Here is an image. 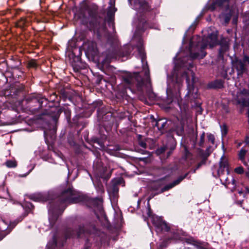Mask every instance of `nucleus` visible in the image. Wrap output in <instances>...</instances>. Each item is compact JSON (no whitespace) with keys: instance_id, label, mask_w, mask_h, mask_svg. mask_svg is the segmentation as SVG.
<instances>
[{"instance_id":"obj_49","label":"nucleus","mask_w":249,"mask_h":249,"mask_svg":"<svg viewBox=\"0 0 249 249\" xmlns=\"http://www.w3.org/2000/svg\"><path fill=\"white\" fill-rule=\"evenodd\" d=\"M57 218V217L56 216H55V218H54V220H55Z\"/></svg>"},{"instance_id":"obj_8","label":"nucleus","mask_w":249,"mask_h":249,"mask_svg":"<svg viewBox=\"0 0 249 249\" xmlns=\"http://www.w3.org/2000/svg\"><path fill=\"white\" fill-rule=\"evenodd\" d=\"M134 8L141 13L150 12L152 9L151 6L145 0H135Z\"/></svg>"},{"instance_id":"obj_10","label":"nucleus","mask_w":249,"mask_h":249,"mask_svg":"<svg viewBox=\"0 0 249 249\" xmlns=\"http://www.w3.org/2000/svg\"><path fill=\"white\" fill-rule=\"evenodd\" d=\"M0 241L10 232V229H8V223L2 219H0Z\"/></svg>"},{"instance_id":"obj_24","label":"nucleus","mask_w":249,"mask_h":249,"mask_svg":"<svg viewBox=\"0 0 249 249\" xmlns=\"http://www.w3.org/2000/svg\"><path fill=\"white\" fill-rule=\"evenodd\" d=\"M162 185V180H159L154 182L151 188L154 190H157Z\"/></svg>"},{"instance_id":"obj_3","label":"nucleus","mask_w":249,"mask_h":249,"mask_svg":"<svg viewBox=\"0 0 249 249\" xmlns=\"http://www.w3.org/2000/svg\"><path fill=\"white\" fill-rule=\"evenodd\" d=\"M217 44V35L213 33L207 36H204L201 42H198L196 46H193V43L191 42L190 44V56L193 59L203 58L207 53L205 50L209 46L212 48Z\"/></svg>"},{"instance_id":"obj_37","label":"nucleus","mask_w":249,"mask_h":249,"mask_svg":"<svg viewBox=\"0 0 249 249\" xmlns=\"http://www.w3.org/2000/svg\"><path fill=\"white\" fill-rule=\"evenodd\" d=\"M194 243H193V245H194L195 246H196V247L198 249H203V248L202 247V246L201 245V244L197 242H196V241H193Z\"/></svg>"},{"instance_id":"obj_38","label":"nucleus","mask_w":249,"mask_h":249,"mask_svg":"<svg viewBox=\"0 0 249 249\" xmlns=\"http://www.w3.org/2000/svg\"><path fill=\"white\" fill-rule=\"evenodd\" d=\"M84 232V227H80L79 231L76 232L77 237L80 236L81 233Z\"/></svg>"},{"instance_id":"obj_33","label":"nucleus","mask_w":249,"mask_h":249,"mask_svg":"<svg viewBox=\"0 0 249 249\" xmlns=\"http://www.w3.org/2000/svg\"><path fill=\"white\" fill-rule=\"evenodd\" d=\"M208 141L210 142L212 144H214L215 141V138L213 135L212 134H209L207 135Z\"/></svg>"},{"instance_id":"obj_23","label":"nucleus","mask_w":249,"mask_h":249,"mask_svg":"<svg viewBox=\"0 0 249 249\" xmlns=\"http://www.w3.org/2000/svg\"><path fill=\"white\" fill-rule=\"evenodd\" d=\"M26 19L25 18H22L17 22V26L18 27L23 28L26 26Z\"/></svg>"},{"instance_id":"obj_26","label":"nucleus","mask_w":249,"mask_h":249,"mask_svg":"<svg viewBox=\"0 0 249 249\" xmlns=\"http://www.w3.org/2000/svg\"><path fill=\"white\" fill-rule=\"evenodd\" d=\"M169 143L171 144V146L170 147V151L167 153V157L170 156L172 154V151L175 149L176 146V144L173 140L169 141Z\"/></svg>"},{"instance_id":"obj_45","label":"nucleus","mask_w":249,"mask_h":249,"mask_svg":"<svg viewBox=\"0 0 249 249\" xmlns=\"http://www.w3.org/2000/svg\"><path fill=\"white\" fill-rule=\"evenodd\" d=\"M247 192L249 194V188H246Z\"/></svg>"},{"instance_id":"obj_1","label":"nucleus","mask_w":249,"mask_h":249,"mask_svg":"<svg viewBox=\"0 0 249 249\" xmlns=\"http://www.w3.org/2000/svg\"><path fill=\"white\" fill-rule=\"evenodd\" d=\"M139 52L141 59V61L143 64L142 71L144 72L145 79L140 75L139 73H127L123 76V78L124 83L129 87H136L139 91H142L144 86L147 84H150V71L146 61L145 64L144 63L146 59V55L143 50L141 48L139 49Z\"/></svg>"},{"instance_id":"obj_19","label":"nucleus","mask_w":249,"mask_h":249,"mask_svg":"<svg viewBox=\"0 0 249 249\" xmlns=\"http://www.w3.org/2000/svg\"><path fill=\"white\" fill-rule=\"evenodd\" d=\"M61 112V109L58 107H54L51 111V115L55 120L57 119Z\"/></svg>"},{"instance_id":"obj_32","label":"nucleus","mask_w":249,"mask_h":249,"mask_svg":"<svg viewBox=\"0 0 249 249\" xmlns=\"http://www.w3.org/2000/svg\"><path fill=\"white\" fill-rule=\"evenodd\" d=\"M75 231H73V230H68L67 232V233L66 234V238H70L71 237H73L74 235H75Z\"/></svg>"},{"instance_id":"obj_15","label":"nucleus","mask_w":249,"mask_h":249,"mask_svg":"<svg viewBox=\"0 0 249 249\" xmlns=\"http://www.w3.org/2000/svg\"><path fill=\"white\" fill-rule=\"evenodd\" d=\"M225 185L231 190H235L236 187L235 180L232 177H231L230 179L227 178L225 180Z\"/></svg>"},{"instance_id":"obj_36","label":"nucleus","mask_w":249,"mask_h":249,"mask_svg":"<svg viewBox=\"0 0 249 249\" xmlns=\"http://www.w3.org/2000/svg\"><path fill=\"white\" fill-rule=\"evenodd\" d=\"M167 240H164L160 245V248L161 249H163L164 248L166 247L167 245Z\"/></svg>"},{"instance_id":"obj_39","label":"nucleus","mask_w":249,"mask_h":249,"mask_svg":"<svg viewBox=\"0 0 249 249\" xmlns=\"http://www.w3.org/2000/svg\"><path fill=\"white\" fill-rule=\"evenodd\" d=\"M205 161L204 160L201 161V162H200L199 163H198L196 166V169H198V168H199L202 165L205 164Z\"/></svg>"},{"instance_id":"obj_17","label":"nucleus","mask_w":249,"mask_h":249,"mask_svg":"<svg viewBox=\"0 0 249 249\" xmlns=\"http://www.w3.org/2000/svg\"><path fill=\"white\" fill-rule=\"evenodd\" d=\"M87 51L91 53H96L97 52V44L94 41H90L88 43Z\"/></svg>"},{"instance_id":"obj_29","label":"nucleus","mask_w":249,"mask_h":249,"mask_svg":"<svg viewBox=\"0 0 249 249\" xmlns=\"http://www.w3.org/2000/svg\"><path fill=\"white\" fill-rule=\"evenodd\" d=\"M5 165L8 167H15L17 166V163L15 161L9 160L5 162Z\"/></svg>"},{"instance_id":"obj_40","label":"nucleus","mask_w":249,"mask_h":249,"mask_svg":"<svg viewBox=\"0 0 249 249\" xmlns=\"http://www.w3.org/2000/svg\"><path fill=\"white\" fill-rule=\"evenodd\" d=\"M94 142L98 143L101 147L103 148L104 147L103 143H102V142H100L99 140L97 139L95 140Z\"/></svg>"},{"instance_id":"obj_2","label":"nucleus","mask_w":249,"mask_h":249,"mask_svg":"<svg viewBox=\"0 0 249 249\" xmlns=\"http://www.w3.org/2000/svg\"><path fill=\"white\" fill-rule=\"evenodd\" d=\"M84 200L83 196L78 194L72 187L64 190L56 201L55 206L50 205L49 213L53 214L62 213L68 204L77 203Z\"/></svg>"},{"instance_id":"obj_6","label":"nucleus","mask_w":249,"mask_h":249,"mask_svg":"<svg viewBox=\"0 0 249 249\" xmlns=\"http://www.w3.org/2000/svg\"><path fill=\"white\" fill-rule=\"evenodd\" d=\"M44 101H47V99L44 98H40L35 97H28L25 99L27 107L29 108L33 113H35L42 107Z\"/></svg>"},{"instance_id":"obj_16","label":"nucleus","mask_w":249,"mask_h":249,"mask_svg":"<svg viewBox=\"0 0 249 249\" xmlns=\"http://www.w3.org/2000/svg\"><path fill=\"white\" fill-rule=\"evenodd\" d=\"M224 82L221 80H217L209 84V86L213 89H221L223 87Z\"/></svg>"},{"instance_id":"obj_43","label":"nucleus","mask_w":249,"mask_h":249,"mask_svg":"<svg viewBox=\"0 0 249 249\" xmlns=\"http://www.w3.org/2000/svg\"><path fill=\"white\" fill-rule=\"evenodd\" d=\"M148 213H147V214L149 216H150L151 215V209H150V204L149 203H148Z\"/></svg>"},{"instance_id":"obj_50","label":"nucleus","mask_w":249,"mask_h":249,"mask_svg":"<svg viewBox=\"0 0 249 249\" xmlns=\"http://www.w3.org/2000/svg\"><path fill=\"white\" fill-rule=\"evenodd\" d=\"M84 249H88V247H85Z\"/></svg>"},{"instance_id":"obj_21","label":"nucleus","mask_w":249,"mask_h":249,"mask_svg":"<svg viewBox=\"0 0 249 249\" xmlns=\"http://www.w3.org/2000/svg\"><path fill=\"white\" fill-rule=\"evenodd\" d=\"M116 11V9L114 6H110L108 8L107 12V16L110 20L113 18Z\"/></svg>"},{"instance_id":"obj_4","label":"nucleus","mask_w":249,"mask_h":249,"mask_svg":"<svg viewBox=\"0 0 249 249\" xmlns=\"http://www.w3.org/2000/svg\"><path fill=\"white\" fill-rule=\"evenodd\" d=\"M233 101L236 105L242 108L248 107L249 117V89L245 88L239 89L233 97Z\"/></svg>"},{"instance_id":"obj_18","label":"nucleus","mask_w":249,"mask_h":249,"mask_svg":"<svg viewBox=\"0 0 249 249\" xmlns=\"http://www.w3.org/2000/svg\"><path fill=\"white\" fill-rule=\"evenodd\" d=\"M247 150H246L245 149H244L243 148H242L238 153V157H239V159L242 161L243 164L245 166H248V169L249 170V166H248L247 162L246 161L245 159V157L247 154Z\"/></svg>"},{"instance_id":"obj_12","label":"nucleus","mask_w":249,"mask_h":249,"mask_svg":"<svg viewBox=\"0 0 249 249\" xmlns=\"http://www.w3.org/2000/svg\"><path fill=\"white\" fill-rule=\"evenodd\" d=\"M188 173L185 174L184 176H180L178 178L173 181L172 183H170L168 185H165L163 187L160 191V193H163L165 191H168L170 189L172 188L176 185L178 184L183 179H184L188 175Z\"/></svg>"},{"instance_id":"obj_22","label":"nucleus","mask_w":249,"mask_h":249,"mask_svg":"<svg viewBox=\"0 0 249 249\" xmlns=\"http://www.w3.org/2000/svg\"><path fill=\"white\" fill-rule=\"evenodd\" d=\"M166 124V122H164L162 120H159L156 121L155 126L157 127L159 130H161L164 127Z\"/></svg>"},{"instance_id":"obj_48","label":"nucleus","mask_w":249,"mask_h":249,"mask_svg":"<svg viewBox=\"0 0 249 249\" xmlns=\"http://www.w3.org/2000/svg\"><path fill=\"white\" fill-rule=\"evenodd\" d=\"M247 175L249 177V173H247Z\"/></svg>"},{"instance_id":"obj_31","label":"nucleus","mask_w":249,"mask_h":249,"mask_svg":"<svg viewBox=\"0 0 249 249\" xmlns=\"http://www.w3.org/2000/svg\"><path fill=\"white\" fill-rule=\"evenodd\" d=\"M168 147L167 146H163V147H161L160 148L158 149L156 151V153L158 154H160L164 152L167 149Z\"/></svg>"},{"instance_id":"obj_44","label":"nucleus","mask_w":249,"mask_h":249,"mask_svg":"<svg viewBox=\"0 0 249 249\" xmlns=\"http://www.w3.org/2000/svg\"><path fill=\"white\" fill-rule=\"evenodd\" d=\"M183 131H184V128H183V127L182 126L181 128V129H180V133L182 134L183 133Z\"/></svg>"},{"instance_id":"obj_47","label":"nucleus","mask_w":249,"mask_h":249,"mask_svg":"<svg viewBox=\"0 0 249 249\" xmlns=\"http://www.w3.org/2000/svg\"><path fill=\"white\" fill-rule=\"evenodd\" d=\"M144 160V159H143V158H141V159H140V160Z\"/></svg>"},{"instance_id":"obj_7","label":"nucleus","mask_w":249,"mask_h":249,"mask_svg":"<svg viewBox=\"0 0 249 249\" xmlns=\"http://www.w3.org/2000/svg\"><path fill=\"white\" fill-rule=\"evenodd\" d=\"M153 224L156 229L157 231H169L170 228L169 225L160 217H155L153 218Z\"/></svg>"},{"instance_id":"obj_41","label":"nucleus","mask_w":249,"mask_h":249,"mask_svg":"<svg viewBox=\"0 0 249 249\" xmlns=\"http://www.w3.org/2000/svg\"><path fill=\"white\" fill-rule=\"evenodd\" d=\"M140 145L142 148H146L147 144L145 142H140Z\"/></svg>"},{"instance_id":"obj_11","label":"nucleus","mask_w":249,"mask_h":249,"mask_svg":"<svg viewBox=\"0 0 249 249\" xmlns=\"http://www.w3.org/2000/svg\"><path fill=\"white\" fill-rule=\"evenodd\" d=\"M230 39L228 37L222 38L220 41V48L219 49V56H222L223 53L226 52L229 48Z\"/></svg>"},{"instance_id":"obj_14","label":"nucleus","mask_w":249,"mask_h":249,"mask_svg":"<svg viewBox=\"0 0 249 249\" xmlns=\"http://www.w3.org/2000/svg\"><path fill=\"white\" fill-rule=\"evenodd\" d=\"M190 71V75L192 77V83H190V79L187 72H184L182 75L183 76L184 75L186 77V80L187 83V87L189 89V94H191V89L194 87V84L196 82V77H195V73L192 71Z\"/></svg>"},{"instance_id":"obj_34","label":"nucleus","mask_w":249,"mask_h":249,"mask_svg":"<svg viewBox=\"0 0 249 249\" xmlns=\"http://www.w3.org/2000/svg\"><path fill=\"white\" fill-rule=\"evenodd\" d=\"M234 172L238 174H242L244 170L242 166H239L234 169Z\"/></svg>"},{"instance_id":"obj_5","label":"nucleus","mask_w":249,"mask_h":249,"mask_svg":"<svg viewBox=\"0 0 249 249\" xmlns=\"http://www.w3.org/2000/svg\"><path fill=\"white\" fill-rule=\"evenodd\" d=\"M249 64V56L244 55L243 59H235L232 62L233 68L237 72V75L242 76L243 74L247 71V65Z\"/></svg>"},{"instance_id":"obj_27","label":"nucleus","mask_w":249,"mask_h":249,"mask_svg":"<svg viewBox=\"0 0 249 249\" xmlns=\"http://www.w3.org/2000/svg\"><path fill=\"white\" fill-rule=\"evenodd\" d=\"M28 67L30 68H36L38 67L36 60L35 59L30 60L28 63Z\"/></svg>"},{"instance_id":"obj_46","label":"nucleus","mask_w":249,"mask_h":249,"mask_svg":"<svg viewBox=\"0 0 249 249\" xmlns=\"http://www.w3.org/2000/svg\"><path fill=\"white\" fill-rule=\"evenodd\" d=\"M114 3H115L114 1L113 2V3H112V2H110V4H111V5H114Z\"/></svg>"},{"instance_id":"obj_9","label":"nucleus","mask_w":249,"mask_h":249,"mask_svg":"<svg viewBox=\"0 0 249 249\" xmlns=\"http://www.w3.org/2000/svg\"><path fill=\"white\" fill-rule=\"evenodd\" d=\"M226 170L227 174H229V163L228 160L223 156L219 162V167L218 169L217 173L219 176L222 175L224 172Z\"/></svg>"},{"instance_id":"obj_30","label":"nucleus","mask_w":249,"mask_h":249,"mask_svg":"<svg viewBox=\"0 0 249 249\" xmlns=\"http://www.w3.org/2000/svg\"><path fill=\"white\" fill-rule=\"evenodd\" d=\"M205 140V132H203L200 135V140L198 142V145L200 147H203Z\"/></svg>"},{"instance_id":"obj_13","label":"nucleus","mask_w":249,"mask_h":249,"mask_svg":"<svg viewBox=\"0 0 249 249\" xmlns=\"http://www.w3.org/2000/svg\"><path fill=\"white\" fill-rule=\"evenodd\" d=\"M97 11H98V6L95 5H92L90 7H89L88 9V13L90 17H91L93 19H96V24H99L100 23V20L101 19L100 18H97Z\"/></svg>"},{"instance_id":"obj_20","label":"nucleus","mask_w":249,"mask_h":249,"mask_svg":"<svg viewBox=\"0 0 249 249\" xmlns=\"http://www.w3.org/2000/svg\"><path fill=\"white\" fill-rule=\"evenodd\" d=\"M122 52H120L119 55L121 57H124L129 55L131 53V48L129 46H125L122 49Z\"/></svg>"},{"instance_id":"obj_35","label":"nucleus","mask_w":249,"mask_h":249,"mask_svg":"<svg viewBox=\"0 0 249 249\" xmlns=\"http://www.w3.org/2000/svg\"><path fill=\"white\" fill-rule=\"evenodd\" d=\"M18 224V222L15 221L13 222H11L10 223H8V229H10V232L12 230V229L16 226Z\"/></svg>"},{"instance_id":"obj_42","label":"nucleus","mask_w":249,"mask_h":249,"mask_svg":"<svg viewBox=\"0 0 249 249\" xmlns=\"http://www.w3.org/2000/svg\"><path fill=\"white\" fill-rule=\"evenodd\" d=\"M172 232L173 233V238H174V239H177L178 238V234L177 232H176V231H173Z\"/></svg>"},{"instance_id":"obj_25","label":"nucleus","mask_w":249,"mask_h":249,"mask_svg":"<svg viewBox=\"0 0 249 249\" xmlns=\"http://www.w3.org/2000/svg\"><path fill=\"white\" fill-rule=\"evenodd\" d=\"M30 198L36 201H44L43 197L41 194L33 195Z\"/></svg>"},{"instance_id":"obj_28","label":"nucleus","mask_w":249,"mask_h":249,"mask_svg":"<svg viewBox=\"0 0 249 249\" xmlns=\"http://www.w3.org/2000/svg\"><path fill=\"white\" fill-rule=\"evenodd\" d=\"M221 131L222 136H225L228 133V127L226 124L221 125Z\"/></svg>"}]
</instances>
